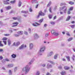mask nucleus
I'll return each mask as SVG.
<instances>
[{
    "instance_id": "69168bd1",
    "label": "nucleus",
    "mask_w": 75,
    "mask_h": 75,
    "mask_svg": "<svg viewBox=\"0 0 75 75\" xmlns=\"http://www.w3.org/2000/svg\"><path fill=\"white\" fill-rule=\"evenodd\" d=\"M30 12H32V11H33V10L31 9V8H30Z\"/></svg>"
},
{
    "instance_id": "37998d69",
    "label": "nucleus",
    "mask_w": 75,
    "mask_h": 75,
    "mask_svg": "<svg viewBox=\"0 0 75 75\" xmlns=\"http://www.w3.org/2000/svg\"><path fill=\"white\" fill-rule=\"evenodd\" d=\"M72 40V38H69L68 39V41H71V40Z\"/></svg>"
},
{
    "instance_id": "f3484780",
    "label": "nucleus",
    "mask_w": 75,
    "mask_h": 75,
    "mask_svg": "<svg viewBox=\"0 0 75 75\" xmlns=\"http://www.w3.org/2000/svg\"><path fill=\"white\" fill-rule=\"evenodd\" d=\"M47 62H50L51 64H52L53 65H55V63L54 62L50 61V60H47Z\"/></svg>"
},
{
    "instance_id": "a211bd4d",
    "label": "nucleus",
    "mask_w": 75,
    "mask_h": 75,
    "mask_svg": "<svg viewBox=\"0 0 75 75\" xmlns=\"http://www.w3.org/2000/svg\"><path fill=\"white\" fill-rule=\"evenodd\" d=\"M60 74L62 75H64L66 74V72L65 71H63L61 72Z\"/></svg>"
},
{
    "instance_id": "bf43d9fd",
    "label": "nucleus",
    "mask_w": 75,
    "mask_h": 75,
    "mask_svg": "<svg viewBox=\"0 0 75 75\" xmlns=\"http://www.w3.org/2000/svg\"><path fill=\"white\" fill-rule=\"evenodd\" d=\"M38 54L39 55H42V53H40V52H39L38 53Z\"/></svg>"
},
{
    "instance_id": "a19ab883",
    "label": "nucleus",
    "mask_w": 75,
    "mask_h": 75,
    "mask_svg": "<svg viewBox=\"0 0 75 75\" xmlns=\"http://www.w3.org/2000/svg\"><path fill=\"white\" fill-rule=\"evenodd\" d=\"M21 2L20 1L19 2V4H18V7H20L21 6Z\"/></svg>"
},
{
    "instance_id": "4be33fe9",
    "label": "nucleus",
    "mask_w": 75,
    "mask_h": 75,
    "mask_svg": "<svg viewBox=\"0 0 75 75\" xmlns=\"http://www.w3.org/2000/svg\"><path fill=\"white\" fill-rule=\"evenodd\" d=\"M38 2L36 0H33L32 1V4H34V3H37Z\"/></svg>"
},
{
    "instance_id": "8fccbe9b",
    "label": "nucleus",
    "mask_w": 75,
    "mask_h": 75,
    "mask_svg": "<svg viewBox=\"0 0 75 75\" xmlns=\"http://www.w3.org/2000/svg\"><path fill=\"white\" fill-rule=\"evenodd\" d=\"M75 25H71V27L72 28H74V27H75Z\"/></svg>"
},
{
    "instance_id": "412c9836",
    "label": "nucleus",
    "mask_w": 75,
    "mask_h": 75,
    "mask_svg": "<svg viewBox=\"0 0 75 75\" xmlns=\"http://www.w3.org/2000/svg\"><path fill=\"white\" fill-rule=\"evenodd\" d=\"M4 4L7 5V4H9V3L7 1H3Z\"/></svg>"
},
{
    "instance_id": "f257e3e1",
    "label": "nucleus",
    "mask_w": 75,
    "mask_h": 75,
    "mask_svg": "<svg viewBox=\"0 0 75 75\" xmlns=\"http://www.w3.org/2000/svg\"><path fill=\"white\" fill-rule=\"evenodd\" d=\"M30 69L28 65H27L22 69V72H25V74H27L29 72Z\"/></svg>"
},
{
    "instance_id": "b1692460",
    "label": "nucleus",
    "mask_w": 75,
    "mask_h": 75,
    "mask_svg": "<svg viewBox=\"0 0 75 75\" xmlns=\"http://www.w3.org/2000/svg\"><path fill=\"white\" fill-rule=\"evenodd\" d=\"M64 69L65 70H68L69 69V67H67V66H65L64 67Z\"/></svg>"
},
{
    "instance_id": "13d9d810",
    "label": "nucleus",
    "mask_w": 75,
    "mask_h": 75,
    "mask_svg": "<svg viewBox=\"0 0 75 75\" xmlns=\"http://www.w3.org/2000/svg\"><path fill=\"white\" fill-rule=\"evenodd\" d=\"M75 58V55H73V57H72V59L73 61H74V58Z\"/></svg>"
},
{
    "instance_id": "79ce46f5",
    "label": "nucleus",
    "mask_w": 75,
    "mask_h": 75,
    "mask_svg": "<svg viewBox=\"0 0 75 75\" xmlns=\"http://www.w3.org/2000/svg\"><path fill=\"white\" fill-rule=\"evenodd\" d=\"M32 62H33L32 61H30V62L28 63V65H31V64H32Z\"/></svg>"
},
{
    "instance_id": "052dcab7",
    "label": "nucleus",
    "mask_w": 75,
    "mask_h": 75,
    "mask_svg": "<svg viewBox=\"0 0 75 75\" xmlns=\"http://www.w3.org/2000/svg\"><path fill=\"white\" fill-rule=\"evenodd\" d=\"M62 60L63 61H64V62H65L66 61V60L65 59H64V58H63L62 59Z\"/></svg>"
},
{
    "instance_id": "3c124183",
    "label": "nucleus",
    "mask_w": 75,
    "mask_h": 75,
    "mask_svg": "<svg viewBox=\"0 0 75 75\" xmlns=\"http://www.w3.org/2000/svg\"><path fill=\"white\" fill-rule=\"evenodd\" d=\"M65 4L64 3H62L60 4V6H63V5H65Z\"/></svg>"
},
{
    "instance_id": "c03bdc74",
    "label": "nucleus",
    "mask_w": 75,
    "mask_h": 75,
    "mask_svg": "<svg viewBox=\"0 0 75 75\" xmlns=\"http://www.w3.org/2000/svg\"><path fill=\"white\" fill-rule=\"evenodd\" d=\"M15 2H16L15 1H11V3H12V4H13V3H15Z\"/></svg>"
},
{
    "instance_id": "6ab92c4d",
    "label": "nucleus",
    "mask_w": 75,
    "mask_h": 75,
    "mask_svg": "<svg viewBox=\"0 0 75 75\" xmlns=\"http://www.w3.org/2000/svg\"><path fill=\"white\" fill-rule=\"evenodd\" d=\"M11 57L13 58H16V54H13L11 55Z\"/></svg>"
},
{
    "instance_id": "bb28decb",
    "label": "nucleus",
    "mask_w": 75,
    "mask_h": 75,
    "mask_svg": "<svg viewBox=\"0 0 75 75\" xmlns=\"http://www.w3.org/2000/svg\"><path fill=\"white\" fill-rule=\"evenodd\" d=\"M70 18H71V17H70V16H69L67 17L66 21H69V19H70Z\"/></svg>"
},
{
    "instance_id": "4d7b16f0",
    "label": "nucleus",
    "mask_w": 75,
    "mask_h": 75,
    "mask_svg": "<svg viewBox=\"0 0 75 75\" xmlns=\"http://www.w3.org/2000/svg\"><path fill=\"white\" fill-rule=\"evenodd\" d=\"M24 34H25V35H27V34H28V33L27 32L25 31L24 32Z\"/></svg>"
},
{
    "instance_id": "6e6552de",
    "label": "nucleus",
    "mask_w": 75,
    "mask_h": 75,
    "mask_svg": "<svg viewBox=\"0 0 75 75\" xmlns=\"http://www.w3.org/2000/svg\"><path fill=\"white\" fill-rule=\"evenodd\" d=\"M7 38H4L2 40L4 41H3V42L4 43V44L5 45H6V40H7Z\"/></svg>"
},
{
    "instance_id": "5fc2aeb1",
    "label": "nucleus",
    "mask_w": 75,
    "mask_h": 75,
    "mask_svg": "<svg viewBox=\"0 0 75 75\" xmlns=\"http://www.w3.org/2000/svg\"><path fill=\"white\" fill-rule=\"evenodd\" d=\"M67 35L68 36H70V35L69 34V32L67 33Z\"/></svg>"
},
{
    "instance_id": "9d476101",
    "label": "nucleus",
    "mask_w": 75,
    "mask_h": 75,
    "mask_svg": "<svg viewBox=\"0 0 75 75\" xmlns=\"http://www.w3.org/2000/svg\"><path fill=\"white\" fill-rule=\"evenodd\" d=\"M41 25V24L38 23H35L33 24V26H35V27L38 26V25Z\"/></svg>"
},
{
    "instance_id": "338daca9",
    "label": "nucleus",
    "mask_w": 75,
    "mask_h": 75,
    "mask_svg": "<svg viewBox=\"0 0 75 75\" xmlns=\"http://www.w3.org/2000/svg\"><path fill=\"white\" fill-rule=\"evenodd\" d=\"M58 68H59V69H62V67H61V66H60L58 67Z\"/></svg>"
},
{
    "instance_id": "0e129e2a",
    "label": "nucleus",
    "mask_w": 75,
    "mask_h": 75,
    "mask_svg": "<svg viewBox=\"0 0 75 75\" xmlns=\"http://www.w3.org/2000/svg\"><path fill=\"white\" fill-rule=\"evenodd\" d=\"M71 13V12L70 11H68V12H67V14H69Z\"/></svg>"
},
{
    "instance_id": "2f4dec72",
    "label": "nucleus",
    "mask_w": 75,
    "mask_h": 75,
    "mask_svg": "<svg viewBox=\"0 0 75 75\" xmlns=\"http://www.w3.org/2000/svg\"><path fill=\"white\" fill-rule=\"evenodd\" d=\"M48 35H49V33H46L45 35V38L46 37H47L48 36Z\"/></svg>"
},
{
    "instance_id": "774afa93",
    "label": "nucleus",
    "mask_w": 75,
    "mask_h": 75,
    "mask_svg": "<svg viewBox=\"0 0 75 75\" xmlns=\"http://www.w3.org/2000/svg\"><path fill=\"white\" fill-rule=\"evenodd\" d=\"M46 75H50L49 73H47L46 74Z\"/></svg>"
},
{
    "instance_id": "49530a36",
    "label": "nucleus",
    "mask_w": 75,
    "mask_h": 75,
    "mask_svg": "<svg viewBox=\"0 0 75 75\" xmlns=\"http://www.w3.org/2000/svg\"><path fill=\"white\" fill-rule=\"evenodd\" d=\"M51 2H50L47 5V6L49 7V6H50V5H51Z\"/></svg>"
},
{
    "instance_id": "0eeeda50",
    "label": "nucleus",
    "mask_w": 75,
    "mask_h": 75,
    "mask_svg": "<svg viewBox=\"0 0 75 75\" xmlns=\"http://www.w3.org/2000/svg\"><path fill=\"white\" fill-rule=\"evenodd\" d=\"M29 45L30 49V50H32V49L33 48V47H34L33 44L32 43H30L29 44Z\"/></svg>"
},
{
    "instance_id": "ddd939ff",
    "label": "nucleus",
    "mask_w": 75,
    "mask_h": 75,
    "mask_svg": "<svg viewBox=\"0 0 75 75\" xmlns=\"http://www.w3.org/2000/svg\"><path fill=\"white\" fill-rule=\"evenodd\" d=\"M13 24H16V25H13L12 26L13 27H14L17 26V24H18V22L13 23Z\"/></svg>"
},
{
    "instance_id": "5701e85b",
    "label": "nucleus",
    "mask_w": 75,
    "mask_h": 75,
    "mask_svg": "<svg viewBox=\"0 0 75 75\" xmlns=\"http://www.w3.org/2000/svg\"><path fill=\"white\" fill-rule=\"evenodd\" d=\"M13 19V20H19L18 19V17H13L12 18Z\"/></svg>"
},
{
    "instance_id": "603ef678",
    "label": "nucleus",
    "mask_w": 75,
    "mask_h": 75,
    "mask_svg": "<svg viewBox=\"0 0 75 75\" xmlns=\"http://www.w3.org/2000/svg\"><path fill=\"white\" fill-rule=\"evenodd\" d=\"M4 46V45L0 42V47H3Z\"/></svg>"
},
{
    "instance_id": "4468645a",
    "label": "nucleus",
    "mask_w": 75,
    "mask_h": 75,
    "mask_svg": "<svg viewBox=\"0 0 75 75\" xmlns=\"http://www.w3.org/2000/svg\"><path fill=\"white\" fill-rule=\"evenodd\" d=\"M58 56V54H55L54 57V59H57Z\"/></svg>"
},
{
    "instance_id": "c9c22d12",
    "label": "nucleus",
    "mask_w": 75,
    "mask_h": 75,
    "mask_svg": "<svg viewBox=\"0 0 75 75\" xmlns=\"http://www.w3.org/2000/svg\"><path fill=\"white\" fill-rule=\"evenodd\" d=\"M50 23L52 25H54L55 24V22H54L51 21L50 22Z\"/></svg>"
},
{
    "instance_id": "20e7f679",
    "label": "nucleus",
    "mask_w": 75,
    "mask_h": 75,
    "mask_svg": "<svg viewBox=\"0 0 75 75\" xmlns=\"http://www.w3.org/2000/svg\"><path fill=\"white\" fill-rule=\"evenodd\" d=\"M45 14L44 13L42 12V11H40L39 13V14L38 15V16H37V18H39V17H40V16H45Z\"/></svg>"
},
{
    "instance_id": "864d4df0",
    "label": "nucleus",
    "mask_w": 75,
    "mask_h": 75,
    "mask_svg": "<svg viewBox=\"0 0 75 75\" xmlns=\"http://www.w3.org/2000/svg\"><path fill=\"white\" fill-rule=\"evenodd\" d=\"M44 12L45 13H47V12H48V11H47V10L46 9L44 10Z\"/></svg>"
},
{
    "instance_id": "c85d7f7f",
    "label": "nucleus",
    "mask_w": 75,
    "mask_h": 75,
    "mask_svg": "<svg viewBox=\"0 0 75 75\" xmlns=\"http://www.w3.org/2000/svg\"><path fill=\"white\" fill-rule=\"evenodd\" d=\"M52 15H49L48 16V17L50 19H51V18H52Z\"/></svg>"
},
{
    "instance_id": "72a5a7b5",
    "label": "nucleus",
    "mask_w": 75,
    "mask_h": 75,
    "mask_svg": "<svg viewBox=\"0 0 75 75\" xmlns=\"http://www.w3.org/2000/svg\"><path fill=\"white\" fill-rule=\"evenodd\" d=\"M68 61H70V59H69V56H67L66 57Z\"/></svg>"
},
{
    "instance_id": "dca6fc26",
    "label": "nucleus",
    "mask_w": 75,
    "mask_h": 75,
    "mask_svg": "<svg viewBox=\"0 0 75 75\" xmlns=\"http://www.w3.org/2000/svg\"><path fill=\"white\" fill-rule=\"evenodd\" d=\"M13 67V65L12 64H9L7 65V67L8 68H11Z\"/></svg>"
},
{
    "instance_id": "f704fd0d",
    "label": "nucleus",
    "mask_w": 75,
    "mask_h": 75,
    "mask_svg": "<svg viewBox=\"0 0 75 75\" xmlns=\"http://www.w3.org/2000/svg\"><path fill=\"white\" fill-rule=\"evenodd\" d=\"M28 32L29 33H31V28H28Z\"/></svg>"
},
{
    "instance_id": "7ed1b4c3",
    "label": "nucleus",
    "mask_w": 75,
    "mask_h": 75,
    "mask_svg": "<svg viewBox=\"0 0 75 75\" xmlns=\"http://www.w3.org/2000/svg\"><path fill=\"white\" fill-rule=\"evenodd\" d=\"M67 7L66 6H64L62 8H60V10H64V13H66L67 12Z\"/></svg>"
},
{
    "instance_id": "a18cd8bd",
    "label": "nucleus",
    "mask_w": 75,
    "mask_h": 75,
    "mask_svg": "<svg viewBox=\"0 0 75 75\" xmlns=\"http://www.w3.org/2000/svg\"><path fill=\"white\" fill-rule=\"evenodd\" d=\"M14 35L15 37H19V36H20V35H19L18 34H15Z\"/></svg>"
},
{
    "instance_id": "7c9ffc66",
    "label": "nucleus",
    "mask_w": 75,
    "mask_h": 75,
    "mask_svg": "<svg viewBox=\"0 0 75 75\" xmlns=\"http://www.w3.org/2000/svg\"><path fill=\"white\" fill-rule=\"evenodd\" d=\"M40 75V71H37L35 74V75Z\"/></svg>"
},
{
    "instance_id": "6e6d98bb",
    "label": "nucleus",
    "mask_w": 75,
    "mask_h": 75,
    "mask_svg": "<svg viewBox=\"0 0 75 75\" xmlns=\"http://www.w3.org/2000/svg\"><path fill=\"white\" fill-rule=\"evenodd\" d=\"M14 13V11H11L9 12L10 14H11V13Z\"/></svg>"
},
{
    "instance_id": "393cba45",
    "label": "nucleus",
    "mask_w": 75,
    "mask_h": 75,
    "mask_svg": "<svg viewBox=\"0 0 75 75\" xmlns=\"http://www.w3.org/2000/svg\"><path fill=\"white\" fill-rule=\"evenodd\" d=\"M8 45H10V44H11V40H8Z\"/></svg>"
},
{
    "instance_id": "680f3d73",
    "label": "nucleus",
    "mask_w": 75,
    "mask_h": 75,
    "mask_svg": "<svg viewBox=\"0 0 75 75\" xmlns=\"http://www.w3.org/2000/svg\"><path fill=\"white\" fill-rule=\"evenodd\" d=\"M5 61H9V60L8 59H5Z\"/></svg>"
},
{
    "instance_id": "f8f14e48",
    "label": "nucleus",
    "mask_w": 75,
    "mask_h": 75,
    "mask_svg": "<svg viewBox=\"0 0 75 75\" xmlns=\"http://www.w3.org/2000/svg\"><path fill=\"white\" fill-rule=\"evenodd\" d=\"M5 8L7 10H10V9L11 8V6H8L6 7Z\"/></svg>"
},
{
    "instance_id": "aec40b11",
    "label": "nucleus",
    "mask_w": 75,
    "mask_h": 75,
    "mask_svg": "<svg viewBox=\"0 0 75 75\" xmlns=\"http://www.w3.org/2000/svg\"><path fill=\"white\" fill-rule=\"evenodd\" d=\"M17 33L19 35H22L23 33L22 31H21L18 32Z\"/></svg>"
},
{
    "instance_id": "1a4fd4ad",
    "label": "nucleus",
    "mask_w": 75,
    "mask_h": 75,
    "mask_svg": "<svg viewBox=\"0 0 75 75\" xmlns=\"http://www.w3.org/2000/svg\"><path fill=\"white\" fill-rule=\"evenodd\" d=\"M52 66L51 64H50L48 63L47 65V69H49V68H52Z\"/></svg>"
},
{
    "instance_id": "ea45409f",
    "label": "nucleus",
    "mask_w": 75,
    "mask_h": 75,
    "mask_svg": "<svg viewBox=\"0 0 75 75\" xmlns=\"http://www.w3.org/2000/svg\"><path fill=\"white\" fill-rule=\"evenodd\" d=\"M51 33H52V34H54V33H55V31L54 30H52L51 32Z\"/></svg>"
},
{
    "instance_id": "e2e57ef3",
    "label": "nucleus",
    "mask_w": 75,
    "mask_h": 75,
    "mask_svg": "<svg viewBox=\"0 0 75 75\" xmlns=\"http://www.w3.org/2000/svg\"><path fill=\"white\" fill-rule=\"evenodd\" d=\"M1 13H3V9H1Z\"/></svg>"
},
{
    "instance_id": "4c0bfd02",
    "label": "nucleus",
    "mask_w": 75,
    "mask_h": 75,
    "mask_svg": "<svg viewBox=\"0 0 75 75\" xmlns=\"http://www.w3.org/2000/svg\"><path fill=\"white\" fill-rule=\"evenodd\" d=\"M43 21V19H42L39 21V22L40 23H41Z\"/></svg>"
},
{
    "instance_id": "9b49d317",
    "label": "nucleus",
    "mask_w": 75,
    "mask_h": 75,
    "mask_svg": "<svg viewBox=\"0 0 75 75\" xmlns=\"http://www.w3.org/2000/svg\"><path fill=\"white\" fill-rule=\"evenodd\" d=\"M53 53V52L52 51H51L50 52L48 53L47 55V57H51L52 55V54Z\"/></svg>"
},
{
    "instance_id": "cd10ccee",
    "label": "nucleus",
    "mask_w": 75,
    "mask_h": 75,
    "mask_svg": "<svg viewBox=\"0 0 75 75\" xmlns=\"http://www.w3.org/2000/svg\"><path fill=\"white\" fill-rule=\"evenodd\" d=\"M21 13H24V14H26L27 13H28V11H21Z\"/></svg>"
},
{
    "instance_id": "58836bf2",
    "label": "nucleus",
    "mask_w": 75,
    "mask_h": 75,
    "mask_svg": "<svg viewBox=\"0 0 75 75\" xmlns=\"http://www.w3.org/2000/svg\"><path fill=\"white\" fill-rule=\"evenodd\" d=\"M69 3L70 4H71V5L74 4V2H72V1L69 2Z\"/></svg>"
},
{
    "instance_id": "39448f33",
    "label": "nucleus",
    "mask_w": 75,
    "mask_h": 75,
    "mask_svg": "<svg viewBox=\"0 0 75 75\" xmlns=\"http://www.w3.org/2000/svg\"><path fill=\"white\" fill-rule=\"evenodd\" d=\"M20 42H18L16 43L15 42L13 43V45L15 46V47H18L20 45Z\"/></svg>"
},
{
    "instance_id": "c756f323",
    "label": "nucleus",
    "mask_w": 75,
    "mask_h": 75,
    "mask_svg": "<svg viewBox=\"0 0 75 75\" xmlns=\"http://www.w3.org/2000/svg\"><path fill=\"white\" fill-rule=\"evenodd\" d=\"M14 72H16V71H17V67H15L14 68Z\"/></svg>"
},
{
    "instance_id": "09e8293b",
    "label": "nucleus",
    "mask_w": 75,
    "mask_h": 75,
    "mask_svg": "<svg viewBox=\"0 0 75 75\" xmlns=\"http://www.w3.org/2000/svg\"><path fill=\"white\" fill-rule=\"evenodd\" d=\"M4 35L5 36H9V35H10V34H5Z\"/></svg>"
},
{
    "instance_id": "473e14b6",
    "label": "nucleus",
    "mask_w": 75,
    "mask_h": 75,
    "mask_svg": "<svg viewBox=\"0 0 75 75\" xmlns=\"http://www.w3.org/2000/svg\"><path fill=\"white\" fill-rule=\"evenodd\" d=\"M9 75H11L12 74V71L11 70H9Z\"/></svg>"
},
{
    "instance_id": "423d86ee",
    "label": "nucleus",
    "mask_w": 75,
    "mask_h": 75,
    "mask_svg": "<svg viewBox=\"0 0 75 75\" xmlns=\"http://www.w3.org/2000/svg\"><path fill=\"white\" fill-rule=\"evenodd\" d=\"M39 38V36L37 33H35L34 35V38L35 40H37V38Z\"/></svg>"
},
{
    "instance_id": "f03ea898",
    "label": "nucleus",
    "mask_w": 75,
    "mask_h": 75,
    "mask_svg": "<svg viewBox=\"0 0 75 75\" xmlns=\"http://www.w3.org/2000/svg\"><path fill=\"white\" fill-rule=\"evenodd\" d=\"M45 47L44 46H43L41 47L39 51L40 52H44L45 50Z\"/></svg>"
},
{
    "instance_id": "2eb2a0df",
    "label": "nucleus",
    "mask_w": 75,
    "mask_h": 75,
    "mask_svg": "<svg viewBox=\"0 0 75 75\" xmlns=\"http://www.w3.org/2000/svg\"><path fill=\"white\" fill-rule=\"evenodd\" d=\"M24 45H22L19 48V49L21 50L23 49L24 48Z\"/></svg>"
},
{
    "instance_id": "a878e982",
    "label": "nucleus",
    "mask_w": 75,
    "mask_h": 75,
    "mask_svg": "<svg viewBox=\"0 0 75 75\" xmlns=\"http://www.w3.org/2000/svg\"><path fill=\"white\" fill-rule=\"evenodd\" d=\"M54 35V36H58V35H59V33H58L55 32Z\"/></svg>"
},
{
    "instance_id": "e433bc0d",
    "label": "nucleus",
    "mask_w": 75,
    "mask_h": 75,
    "mask_svg": "<svg viewBox=\"0 0 75 75\" xmlns=\"http://www.w3.org/2000/svg\"><path fill=\"white\" fill-rule=\"evenodd\" d=\"M73 8H74V7H71L70 8L69 10L70 11H72L73 10Z\"/></svg>"
},
{
    "instance_id": "de8ad7c7",
    "label": "nucleus",
    "mask_w": 75,
    "mask_h": 75,
    "mask_svg": "<svg viewBox=\"0 0 75 75\" xmlns=\"http://www.w3.org/2000/svg\"><path fill=\"white\" fill-rule=\"evenodd\" d=\"M49 11H50V13H52V11H51V7L50 8Z\"/></svg>"
}]
</instances>
